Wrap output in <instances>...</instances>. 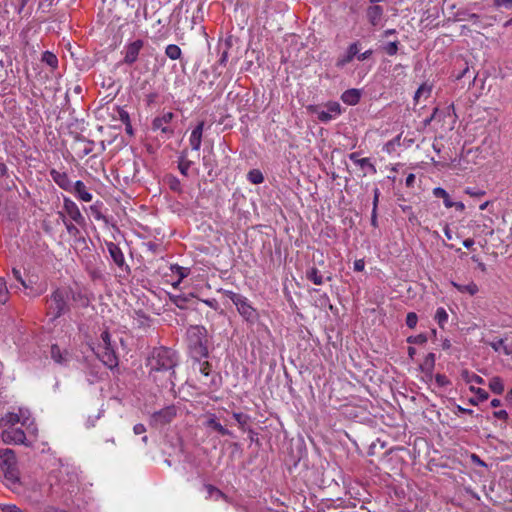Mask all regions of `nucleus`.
<instances>
[{
    "label": "nucleus",
    "mask_w": 512,
    "mask_h": 512,
    "mask_svg": "<svg viewBox=\"0 0 512 512\" xmlns=\"http://www.w3.org/2000/svg\"><path fill=\"white\" fill-rule=\"evenodd\" d=\"M177 365L176 353L166 347L154 348L147 359V367L149 375L153 377L155 382L171 381L175 374L174 368Z\"/></svg>",
    "instance_id": "obj_1"
},
{
    "label": "nucleus",
    "mask_w": 512,
    "mask_h": 512,
    "mask_svg": "<svg viewBox=\"0 0 512 512\" xmlns=\"http://www.w3.org/2000/svg\"><path fill=\"white\" fill-rule=\"evenodd\" d=\"M71 299H75V295L70 287L57 288L47 300V315L52 320L59 318L68 311Z\"/></svg>",
    "instance_id": "obj_2"
},
{
    "label": "nucleus",
    "mask_w": 512,
    "mask_h": 512,
    "mask_svg": "<svg viewBox=\"0 0 512 512\" xmlns=\"http://www.w3.org/2000/svg\"><path fill=\"white\" fill-rule=\"evenodd\" d=\"M17 424H21V426L25 427L28 432H36V427L33 419L31 418L30 411L26 408L20 407L15 411L8 412L0 419L1 428L15 427Z\"/></svg>",
    "instance_id": "obj_3"
},
{
    "label": "nucleus",
    "mask_w": 512,
    "mask_h": 512,
    "mask_svg": "<svg viewBox=\"0 0 512 512\" xmlns=\"http://www.w3.org/2000/svg\"><path fill=\"white\" fill-rule=\"evenodd\" d=\"M236 306L239 314L247 321L254 323L258 317L257 310L250 304L248 299L233 291L224 290L223 292Z\"/></svg>",
    "instance_id": "obj_4"
},
{
    "label": "nucleus",
    "mask_w": 512,
    "mask_h": 512,
    "mask_svg": "<svg viewBox=\"0 0 512 512\" xmlns=\"http://www.w3.org/2000/svg\"><path fill=\"white\" fill-rule=\"evenodd\" d=\"M175 118V114L171 111H163L160 115L156 116L151 123L153 131H160L161 134L170 138L174 135L175 129L171 123Z\"/></svg>",
    "instance_id": "obj_5"
},
{
    "label": "nucleus",
    "mask_w": 512,
    "mask_h": 512,
    "mask_svg": "<svg viewBox=\"0 0 512 512\" xmlns=\"http://www.w3.org/2000/svg\"><path fill=\"white\" fill-rule=\"evenodd\" d=\"M325 109H320L318 106H309L308 110L317 115L320 122L327 123L332 119L338 117L342 113L341 105L336 101H329L325 104Z\"/></svg>",
    "instance_id": "obj_6"
},
{
    "label": "nucleus",
    "mask_w": 512,
    "mask_h": 512,
    "mask_svg": "<svg viewBox=\"0 0 512 512\" xmlns=\"http://www.w3.org/2000/svg\"><path fill=\"white\" fill-rule=\"evenodd\" d=\"M0 467L8 479H17L16 457L13 450H0Z\"/></svg>",
    "instance_id": "obj_7"
},
{
    "label": "nucleus",
    "mask_w": 512,
    "mask_h": 512,
    "mask_svg": "<svg viewBox=\"0 0 512 512\" xmlns=\"http://www.w3.org/2000/svg\"><path fill=\"white\" fill-rule=\"evenodd\" d=\"M177 414L176 407L174 405L167 406L151 416V425L155 427L164 426L169 424Z\"/></svg>",
    "instance_id": "obj_8"
},
{
    "label": "nucleus",
    "mask_w": 512,
    "mask_h": 512,
    "mask_svg": "<svg viewBox=\"0 0 512 512\" xmlns=\"http://www.w3.org/2000/svg\"><path fill=\"white\" fill-rule=\"evenodd\" d=\"M144 46V41L141 39H137L133 42H130L124 46L123 49V63L132 65L138 59L139 53Z\"/></svg>",
    "instance_id": "obj_9"
},
{
    "label": "nucleus",
    "mask_w": 512,
    "mask_h": 512,
    "mask_svg": "<svg viewBox=\"0 0 512 512\" xmlns=\"http://www.w3.org/2000/svg\"><path fill=\"white\" fill-rule=\"evenodd\" d=\"M63 210L71 221L78 225L85 224V217L82 215L79 207L73 200L68 197H64L63 199Z\"/></svg>",
    "instance_id": "obj_10"
},
{
    "label": "nucleus",
    "mask_w": 512,
    "mask_h": 512,
    "mask_svg": "<svg viewBox=\"0 0 512 512\" xmlns=\"http://www.w3.org/2000/svg\"><path fill=\"white\" fill-rule=\"evenodd\" d=\"M2 440L6 444H24L25 432L21 428L6 427L2 428Z\"/></svg>",
    "instance_id": "obj_11"
},
{
    "label": "nucleus",
    "mask_w": 512,
    "mask_h": 512,
    "mask_svg": "<svg viewBox=\"0 0 512 512\" xmlns=\"http://www.w3.org/2000/svg\"><path fill=\"white\" fill-rule=\"evenodd\" d=\"M96 355L101 362L110 369L118 365V358L113 346L97 347Z\"/></svg>",
    "instance_id": "obj_12"
},
{
    "label": "nucleus",
    "mask_w": 512,
    "mask_h": 512,
    "mask_svg": "<svg viewBox=\"0 0 512 512\" xmlns=\"http://www.w3.org/2000/svg\"><path fill=\"white\" fill-rule=\"evenodd\" d=\"M50 176L52 180L63 190L67 192H72L73 183L70 180L68 174L64 171H59L56 169L50 170Z\"/></svg>",
    "instance_id": "obj_13"
},
{
    "label": "nucleus",
    "mask_w": 512,
    "mask_h": 512,
    "mask_svg": "<svg viewBox=\"0 0 512 512\" xmlns=\"http://www.w3.org/2000/svg\"><path fill=\"white\" fill-rule=\"evenodd\" d=\"M206 330L202 326H191L187 330V337L189 339L190 345L194 347H202L203 341L205 339Z\"/></svg>",
    "instance_id": "obj_14"
},
{
    "label": "nucleus",
    "mask_w": 512,
    "mask_h": 512,
    "mask_svg": "<svg viewBox=\"0 0 512 512\" xmlns=\"http://www.w3.org/2000/svg\"><path fill=\"white\" fill-rule=\"evenodd\" d=\"M50 356L53 361L59 365L65 366L71 360V355L67 350H62L58 345L54 344L50 348Z\"/></svg>",
    "instance_id": "obj_15"
},
{
    "label": "nucleus",
    "mask_w": 512,
    "mask_h": 512,
    "mask_svg": "<svg viewBox=\"0 0 512 512\" xmlns=\"http://www.w3.org/2000/svg\"><path fill=\"white\" fill-rule=\"evenodd\" d=\"M204 121H200L197 126L191 131L189 137V144L191 148L195 151H198L201 147L202 143V135L204 131Z\"/></svg>",
    "instance_id": "obj_16"
},
{
    "label": "nucleus",
    "mask_w": 512,
    "mask_h": 512,
    "mask_svg": "<svg viewBox=\"0 0 512 512\" xmlns=\"http://www.w3.org/2000/svg\"><path fill=\"white\" fill-rule=\"evenodd\" d=\"M384 9L380 5H371L366 10V16L372 26H378L383 18Z\"/></svg>",
    "instance_id": "obj_17"
},
{
    "label": "nucleus",
    "mask_w": 512,
    "mask_h": 512,
    "mask_svg": "<svg viewBox=\"0 0 512 512\" xmlns=\"http://www.w3.org/2000/svg\"><path fill=\"white\" fill-rule=\"evenodd\" d=\"M76 195V197L84 202H90L92 201V194L88 191L86 185L84 182L78 180L73 184L72 192Z\"/></svg>",
    "instance_id": "obj_18"
},
{
    "label": "nucleus",
    "mask_w": 512,
    "mask_h": 512,
    "mask_svg": "<svg viewBox=\"0 0 512 512\" xmlns=\"http://www.w3.org/2000/svg\"><path fill=\"white\" fill-rule=\"evenodd\" d=\"M350 160L358 165L361 169H368L370 173L375 174L377 172L374 164L371 163L369 158H359V153L353 152L349 155Z\"/></svg>",
    "instance_id": "obj_19"
},
{
    "label": "nucleus",
    "mask_w": 512,
    "mask_h": 512,
    "mask_svg": "<svg viewBox=\"0 0 512 512\" xmlns=\"http://www.w3.org/2000/svg\"><path fill=\"white\" fill-rule=\"evenodd\" d=\"M359 53V44L358 42H354L349 45L346 55L342 58H340L337 62V66L343 67L346 64L350 63L355 56H357Z\"/></svg>",
    "instance_id": "obj_20"
},
{
    "label": "nucleus",
    "mask_w": 512,
    "mask_h": 512,
    "mask_svg": "<svg viewBox=\"0 0 512 512\" xmlns=\"http://www.w3.org/2000/svg\"><path fill=\"white\" fill-rule=\"evenodd\" d=\"M107 248L115 264L121 267L125 262L122 250L115 243L112 242L107 245Z\"/></svg>",
    "instance_id": "obj_21"
},
{
    "label": "nucleus",
    "mask_w": 512,
    "mask_h": 512,
    "mask_svg": "<svg viewBox=\"0 0 512 512\" xmlns=\"http://www.w3.org/2000/svg\"><path fill=\"white\" fill-rule=\"evenodd\" d=\"M361 98V93L358 89H348L341 95V100L347 105H356Z\"/></svg>",
    "instance_id": "obj_22"
},
{
    "label": "nucleus",
    "mask_w": 512,
    "mask_h": 512,
    "mask_svg": "<svg viewBox=\"0 0 512 512\" xmlns=\"http://www.w3.org/2000/svg\"><path fill=\"white\" fill-rule=\"evenodd\" d=\"M451 285L454 288H456L460 293H467L470 296L476 295L479 291L478 285L473 281H470L468 284L465 285L451 281Z\"/></svg>",
    "instance_id": "obj_23"
},
{
    "label": "nucleus",
    "mask_w": 512,
    "mask_h": 512,
    "mask_svg": "<svg viewBox=\"0 0 512 512\" xmlns=\"http://www.w3.org/2000/svg\"><path fill=\"white\" fill-rule=\"evenodd\" d=\"M205 490L207 491L206 498L209 500H213V501H219L221 499L227 500V496L221 490H219L217 487H215L211 484H206Z\"/></svg>",
    "instance_id": "obj_24"
},
{
    "label": "nucleus",
    "mask_w": 512,
    "mask_h": 512,
    "mask_svg": "<svg viewBox=\"0 0 512 512\" xmlns=\"http://www.w3.org/2000/svg\"><path fill=\"white\" fill-rule=\"evenodd\" d=\"M489 346L495 352H502L507 356L512 354V346L505 344V341L503 339H498L497 341L490 342Z\"/></svg>",
    "instance_id": "obj_25"
},
{
    "label": "nucleus",
    "mask_w": 512,
    "mask_h": 512,
    "mask_svg": "<svg viewBox=\"0 0 512 512\" xmlns=\"http://www.w3.org/2000/svg\"><path fill=\"white\" fill-rule=\"evenodd\" d=\"M432 92V85L428 83H423L415 92L414 101L418 103L421 98L427 99L430 97Z\"/></svg>",
    "instance_id": "obj_26"
},
{
    "label": "nucleus",
    "mask_w": 512,
    "mask_h": 512,
    "mask_svg": "<svg viewBox=\"0 0 512 512\" xmlns=\"http://www.w3.org/2000/svg\"><path fill=\"white\" fill-rule=\"evenodd\" d=\"M432 193L434 197L443 199V203L446 208H452L453 201L451 200L450 195L445 189L441 187H436L433 189Z\"/></svg>",
    "instance_id": "obj_27"
},
{
    "label": "nucleus",
    "mask_w": 512,
    "mask_h": 512,
    "mask_svg": "<svg viewBox=\"0 0 512 512\" xmlns=\"http://www.w3.org/2000/svg\"><path fill=\"white\" fill-rule=\"evenodd\" d=\"M489 388L495 394H502L504 391L503 380L498 376L492 377L489 381Z\"/></svg>",
    "instance_id": "obj_28"
},
{
    "label": "nucleus",
    "mask_w": 512,
    "mask_h": 512,
    "mask_svg": "<svg viewBox=\"0 0 512 512\" xmlns=\"http://www.w3.org/2000/svg\"><path fill=\"white\" fill-rule=\"evenodd\" d=\"M306 278L313 282L315 285L323 284V276L320 274L319 270L315 267L310 268L306 272Z\"/></svg>",
    "instance_id": "obj_29"
},
{
    "label": "nucleus",
    "mask_w": 512,
    "mask_h": 512,
    "mask_svg": "<svg viewBox=\"0 0 512 512\" xmlns=\"http://www.w3.org/2000/svg\"><path fill=\"white\" fill-rule=\"evenodd\" d=\"M449 315L445 308L439 307L436 310L434 319L438 323L440 328H444V325L448 322Z\"/></svg>",
    "instance_id": "obj_30"
},
{
    "label": "nucleus",
    "mask_w": 512,
    "mask_h": 512,
    "mask_svg": "<svg viewBox=\"0 0 512 512\" xmlns=\"http://www.w3.org/2000/svg\"><path fill=\"white\" fill-rule=\"evenodd\" d=\"M42 62L47 64L52 69H56L58 67V58L54 53L50 51H45L42 54Z\"/></svg>",
    "instance_id": "obj_31"
},
{
    "label": "nucleus",
    "mask_w": 512,
    "mask_h": 512,
    "mask_svg": "<svg viewBox=\"0 0 512 512\" xmlns=\"http://www.w3.org/2000/svg\"><path fill=\"white\" fill-rule=\"evenodd\" d=\"M206 425L208 427H211L213 428L214 430H216L219 434L225 436V435H229L230 432L228 431V429H226L225 427H223L217 420L215 417H210L207 422H206Z\"/></svg>",
    "instance_id": "obj_32"
},
{
    "label": "nucleus",
    "mask_w": 512,
    "mask_h": 512,
    "mask_svg": "<svg viewBox=\"0 0 512 512\" xmlns=\"http://www.w3.org/2000/svg\"><path fill=\"white\" fill-rule=\"evenodd\" d=\"M435 354L429 353L425 357L423 363L421 364V369L427 373H431L435 366Z\"/></svg>",
    "instance_id": "obj_33"
},
{
    "label": "nucleus",
    "mask_w": 512,
    "mask_h": 512,
    "mask_svg": "<svg viewBox=\"0 0 512 512\" xmlns=\"http://www.w3.org/2000/svg\"><path fill=\"white\" fill-rule=\"evenodd\" d=\"M165 54L171 60H177L181 57V49L175 44H169L165 49Z\"/></svg>",
    "instance_id": "obj_34"
},
{
    "label": "nucleus",
    "mask_w": 512,
    "mask_h": 512,
    "mask_svg": "<svg viewBox=\"0 0 512 512\" xmlns=\"http://www.w3.org/2000/svg\"><path fill=\"white\" fill-rule=\"evenodd\" d=\"M247 179L252 184H261L264 181V176L260 170L252 169L248 172Z\"/></svg>",
    "instance_id": "obj_35"
},
{
    "label": "nucleus",
    "mask_w": 512,
    "mask_h": 512,
    "mask_svg": "<svg viewBox=\"0 0 512 512\" xmlns=\"http://www.w3.org/2000/svg\"><path fill=\"white\" fill-rule=\"evenodd\" d=\"M172 270L179 276L178 281L173 284L174 287H177L179 285V283L184 278H186L189 275V273H190L189 268L178 266V265L172 267Z\"/></svg>",
    "instance_id": "obj_36"
},
{
    "label": "nucleus",
    "mask_w": 512,
    "mask_h": 512,
    "mask_svg": "<svg viewBox=\"0 0 512 512\" xmlns=\"http://www.w3.org/2000/svg\"><path fill=\"white\" fill-rule=\"evenodd\" d=\"M191 166H192V161L186 159L185 155H182L180 157V161L178 164V168H179L181 174L184 176H188V171L191 168Z\"/></svg>",
    "instance_id": "obj_37"
},
{
    "label": "nucleus",
    "mask_w": 512,
    "mask_h": 512,
    "mask_svg": "<svg viewBox=\"0 0 512 512\" xmlns=\"http://www.w3.org/2000/svg\"><path fill=\"white\" fill-rule=\"evenodd\" d=\"M59 214L62 218L63 224L66 227L67 232L70 235L76 236L79 233L78 228L71 221L67 220L66 216L62 212H60Z\"/></svg>",
    "instance_id": "obj_38"
},
{
    "label": "nucleus",
    "mask_w": 512,
    "mask_h": 512,
    "mask_svg": "<svg viewBox=\"0 0 512 512\" xmlns=\"http://www.w3.org/2000/svg\"><path fill=\"white\" fill-rule=\"evenodd\" d=\"M463 377L468 383L474 382V383L480 384V385L484 384V379L474 373H472L470 375L468 371H465V372H463Z\"/></svg>",
    "instance_id": "obj_39"
},
{
    "label": "nucleus",
    "mask_w": 512,
    "mask_h": 512,
    "mask_svg": "<svg viewBox=\"0 0 512 512\" xmlns=\"http://www.w3.org/2000/svg\"><path fill=\"white\" fill-rule=\"evenodd\" d=\"M8 300V289L5 280L0 277V303L4 304Z\"/></svg>",
    "instance_id": "obj_40"
},
{
    "label": "nucleus",
    "mask_w": 512,
    "mask_h": 512,
    "mask_svg": "<svg viewBox=\"0 0 512 512\" xmlns=\"http://www.w3.org/2000/svg\"><path fill=\"white\" fill-rule=\"evenodd\" d=\"M113 346L111 343V336L107 330H104L100 336V342L97 347Z\"/></svg>",
    "instance_id": "obj_41"
},
{
    "label": "nucleus",
    "mask_w": 512,
    "mask_h": 512,
    "mask_svg": "<svg viewBox=\"0 0 512 512\" xmlns=\"http://www.w3.org/2000/svg\"><path fill=\"white\" fill-rule=\"evenodd\" d=\"M398 45H399V41H393V42H389L387 43L386 45H384L383 49L384 51L390 55V56H393L397 53L398 51Z\"/></svg>",
    "instance_id": "obj_42"
},
{
    "label": "nucleus",
    "mask_w": 512,
    "mask_h": 512,
    "mask_svg": "<svg viewBox=\"0 0 512 512\" xmlns=\"http://www.w3.org/2000/svg\"><path fill=\"white\" fill-rule=\"evenodd\" d=\"M470 390L476 394L477 399L480 402H483V401L487 400L488 397H489L488 392L486 390L482 389V388H475V387L471 386Z\"/></svg>",
    "instance_id": "obj_43"
},
{
    "label": "nucleus",
    "mask_w": 512,
    "mask_h": 512,
    "mask_svg": "<svg viewBox=\"0 0 512 512\" xmlns=\"http://www.w3.org/2000/svg\"><path fill=\"white\" fill-rule=\"evenodd\" d=\"M407 342L410 344H419L422 345L427 342V336L425 334H419L416 336H409L407 338Z\"/></svg>",
    "instance_id": "obj_44"
},
{
    "label": "nucleus",
    "mask_w": 512,
    "mask_h": 512,
    "mask_svg": "<svg viewBox=\"0 0 512 512\" xmlns=\"http://www.w3.org/2000/svg\"><path fill=\"white\" fill-rule=\"evenodd\" d=\"M464 193L469 195L470 197H475V198L482 197L486 194V192L484 190L475 189V188H471V187L465 188Z\"/></svg>",
    "instance_id": "obj_45"
},
{
    "label": "nucleus",
    "mask_w": 512,
    "mask_h": 512,
    "mask_svg": "<svg viewBox=\"0 0 512 512\" xmlns=\"http://www.w3.org/2000/svg\"><path fill=\"white\" fill-rule=\"evenodd\" d=\"M418 322L417 314L414 312H409L406 316V325L409 328H415Z\"/></svg>",
    "instance_id": "obj_46"
},
{
    "label": "nucleus",
    "mask_w": 512,
    "mask_h": 512,
    "mask_svg": "<svg viewBox=\"0 0 512 512\" xmlns=\"http://www.w3.org/2000/svg\"><path fill=\"white\" fill-rule=\"evenodd\" d=\"M493 4L496 8L509 9L512 7V0H493Z\"/></svg>",
    "instance_id": "obj_47"
},
{
    "label": "nucleus",
    "mask_w": 512,
    "mask_h": 512,
    "mask_svg": "<svg viewBox=\"0 0 512 512\" xmlns=\"http://www.w3.org/2000/svg\"><path fill=\"white\" fill-rule=\"evenodd\" d=\"M119 119L125 124V126H127V128H131L130 117L127 111L121 109L119 111Z\"/></svg>",
    "instance_id": "obj_48"
},
{
    "label": "nucleus",
    "mask_w": 512,
    "mask_h": 512,
    "mask_svg": "<svg viewBox=\"0 0 512 512\" xmlns=\"http://www.w3.org/2000/svg\"><path fill=\"white\" fill-rule=\"evenodd\" d=\"M373 193H374V197H373V211H372V214H373V218H374L375 215H376V210H377L378 201H379V197H380V190L378 188H375Z\"/></svg>",
    "instance_id": "obj_49"
},
{
    "label": "nucleus",
    "mask_w": 512,
    "mask_h": 512,
    "mask_svg": "<svg viewBox=\"0 0 512 512\" xmlns=\"http://www.w3.org/2000/svg\"><path fill=\"white\" fill-rule=\"evenodd\" d=\"M435 380H436V383H437L439 386H441V387L446 386V385H448V384H449V380H448V378H447L445 375H443V374H437V375L435 376Z\"/></svg>",
    "instance_id": "obj_50"
},
{
    "label": "nucleus",
    "mask_w": 512,
    "mask_h": 512,
    "mask_svg": "<svg viewBox=\"0 0 512 512\" xmlns=\"http://www.w3.org/2000/svg\"><path fill=\"white\" fill-rule=\"evenodd\" d=\"M200 372L204 376H208L210 374V372H211V365H210V363L207 362V361L201 363L200 364Z\"/></svg>",
    "instance_id": "obj_51"
},
{
    "label": "nucleus",
    "mask_w": 512,
    "mask_h": 512,
    "mask_svg": "<svg viewBox=\"0 0 512 512\" xmlns=\"http://www.w3.org/2000/svg\"><path fill=\"white\" fill-rule=\"evenodd\" d=\"M233 417L241 426L247 423V417L242 413H234Z\"/></svg>",
    "instance_id": "obj_52"
},
{
    "label": "nucleus",
    "mask_w": 512,
    "mask_h": 512,
    "mask_svg": "<svg viewBox=\"0 0 512 512\" xmlns=\"http://www.w3.org/2000/svg\"><path fill=\"white\" fill-rule=\"evenodd\" d=\"M493 416L497 419L506 421L508 419V413L506 410H498L493 412Z\"/></svg>",
    "instance_id": "obj_53"
},
{
    "label": "nucleus",
    "mask_w": 512,
    "mask_h": 512,
    "mask_svg": "<svg viewBox=\"0 0 512 512\" xmlns=\"http://www.w3.org/2000/svg\"><path fill=\"white\" fill-rule=\"evenodd\" d=\"M365 262L363 259H358L354 262V270L361 272L364 270Z\"/></svg>",
    "instance_id": "obj_54"
},
{
    "label": "nucleus",
    "mask_w": 512,
    "mask_h": 512,
    "mask_svg": "<svg viewBox=\"0 0 512 512\" xmlns=\"http://www.w3.org/2000/svg\"><path fill=\"white\" fill-rule=\"evenodd\" d=\"M8 174V168L6 164L3 162L2 158L0 157V178H3L7 176Z\"/></svg>",
    "instance_id": "obj_55"
},
{
    "label": "nucleus",
    "mask_w": 512,
    "mask_h": 512,
    "mask_svg": "<svg viewBox=\"0 0 512 512\" xmlns=\"http://www.w3.org/2000/svg\"><path fill=\"white\" fill-rule=\"evenodd\" d=\"M133 431L136 435H140L146 432V428L143 424H136L133 428Z\"/></svg>",
    "instance_id": "obj_56"
},
{
    "label": "nucleus",
    "mask_w": 512,
    "mask_h": 512,
    "mask_svg": "<svg viewBox=\"0 0 512 512\" xmlns=\"http://www.w3.org/2000/svg\"><path fill=\"white\" fill-rule=\"evenodd\" d=\"M180 182L178 179L176 178H173L171 181H170V188L174 191H179L180 190Z\"/></svg>",
    "instance_id": "obj_57"
},
{
    "label": "nucleus",
    "mask_w": 512,
    "mask_h": 512,
    "mask_svg": "<svg viewBox=\"0 0 512 512\" xmlns=\"http://www.w3.org/2000/svg\"><path fill=\"white\" fill-rule=\"evenodd\" d=\"M372 55V50H367L363 53H358L357 58L359 61H364Z\"/></svg>",
    "instance_id": "obj_58"
},
{
    "label": "nucleus",
    "mask_w": 512,
    "mask_h": 512,
    "mask_svg": "<svg viewBox=\"0 0 512 512\" xmlns=\"http://www.w3.org/2000/svg\"><path fill=\"white\" fill-rule=\"evenodd\" d=\"M414 182H415V175L410 173L406 177L405 184H406L407 187H412L414 185Z\"/></svg>",
    "instance_id": "obj_59"
},
{
    "label": "nucleus",
    "mask_w": 512,
    "mask_h": 512,
    "mask_svg": "<svg viewBox=\"0 0 512 512\" xmlns=\"http://www.w3.org/2000/svg\"><path fill=\"white\" fill-rule=\"evenodd\" d=\"M13 275L24 287H26L25 281L21 278V273L19 270L13 269Z\"/></svg>",
    "instance_id": "obj_60"
},
{
    "label": "nucleus",
    "mask_w": 512,
    "mask_h": 512,
    "mask_svg": "<svg viewBox=\"0 0 512 512\" xmlns=\"http://www.w3.org/2000/svg\"><path fill=\"white\" fill-rule=\"evenodd\" d=\"M455 208L457 211L463 212L465 210V205L462 202H454L452 203V208Z\"/></svg>",
    "instance_id": "obj_61"
},
{
    "label": "nucleus",
    "mask_w": 512,
    "mask_h": 512,
    "mask_svg": "<svg viewBox=\"0 0 512 512\" xmlns=\"http://www.w3.org/2000/svg\"><path fill=\"white\" fill-rule=\"evenodd\" d=\"M203 302L213 309L217 308V301L215 299H206Z\"/></svg>",
    "instance_id": "obj_62"
},
{
    "label": "nucleus",
    "mask_w": 512,
    "mask_h": 512,
    "mask_svg": "<svg viewBox=\"0 0 512 512\" xmlns=\"http://www.w3.org/2000/svg\"><path fill=\"white\" fill-rule=\"evenodd\" d=\"M463 245L469 249L474 245V240L472 238H467L463 241Z\"/></svg>",
    "instance_id": "obj_63"
},
{
    "label": "nucleus",
    "mask_w": 512,
    "mask_h": 512,
    "mask_svg": "<svg viewBox=\"0 0 512 512\" xmlns=\"http://www.w3.org/2000/svg\"><path fill=\"white\" fill-rule=\"evenodd\" d=\"M415 353H416V349L414 347H412V346H409L408 347V355H409V357L413 358Z\"/></svg>",
    "instance_id": "obj_64"
}]
</instances>
